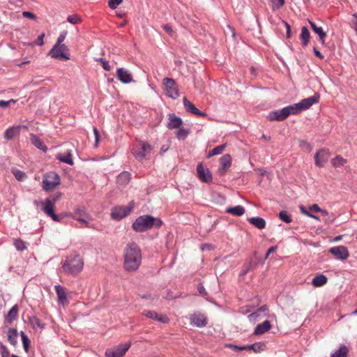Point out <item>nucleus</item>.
<instances>
[{"mask_svg":"<svg viewBox=\"0 0 357 357\" xmlns=\"http://www.w3.org/2000/svg\"><path fill=\"white\" fill-rule=\"evenodd\" d=\"M8 340L13 346H15L17 343L18 333L16 328H10L7 331Z\"/></svg>","mask_w":357,"mask_h":357,"instance_id":"30","label":"nucleus"},{"mask_svg":"<svg viewBox=\"0 0 357 357\" xmlns=\"http://www.w3.org/2000/svg\"><path fill=\"white\" fill-rule=\"evenodd\" d=\"M11 172L19 181H23L26 177V174L24 172L17 168H12Z\"/></svg>","mask_w":357,"mask_h":357,"instance_id":"42","label":"nucleus"},{"mask_svg":"<svg viewBox=\"0 0 357 357\" xmlns=\"http://www.w3.org/2000/svg\"><path fill=\"white\" fill-rule=\"evenodd\" d=\"M309 211L312 212L318 213L321 211V208L317 204H314L309 207Z\"/></svg>","mask_w":357,"mask_h":357,"instance_id":"63","label":"nucleus"},{"mask_svg":"<svg viewBox=\"0 0 357 357\" xmlns=\"http://www.w3.org/2000/svg\"><path fill=\"white\" fill-rule=\"evenodd\" d=\"M287 117L286 109L283 107L280 109L271 111L267 116V119L270 121H282Z\"/></svg>","mask_w":357,"mask_h":357,"instance_id":"13","label":"nucleus"},{"mask_svg":"<svg viewBox=\"0 0 357 357\" xmlns=\"http://www.w3.org/2000/svg\"><path fill=\"white\" fill-rule=\"evenodd\" d=\"M271 328L270 321L266 320L264 322L259 324L254 330V334L256 335H263L268 332Z\"/></svg>","mask_w":357,"mask_h":357,"instance_id":"19","label":"nucleus"},{"mask_svg":"<svg viewBox=\"0 0 357 357\" xmlns=\"http://www.w3.org/2000/svg\"><path fill=\"white\" fill-rule=\"evenodd\" d=\"M68 50L65 44L56 45L55 44L49 52V54L54 59L63 58L66 60H69L70 58L65 54V51Z\"/></svg>","mask_w":357,"mask_h":357,"instance_id":"11","label":"nucleus"},{"mask_svg":"<svg viewBox=\"0 0 357 357\" xmlns=\"http://www.w3.org/2000/svg\"><path fill=\"white\" fill-rule=\"evenodd\" d=\"M75 213L76 215H78V217L77 218V220L80 222L84 223L86 227H89V222L82 218V216L85 213V208L84 206H78L75 209Z\"/></svg>","mask_w":357,"mask_h":357,"instance_id":"35","label":"nucleus"},{"mask_svg":"<svg viewBox=\"0 0 357 357\" xmlns=\"http://www.w3.org/2000/svg\"><path fill=\"white\" fill-rule=\"evenodd\" d=\"M54 289L56 293L59 301L62 304L67 303V296L64 288L60 284H56L54 286Z\"/></svg>","mask_w":357,"mask_h":357,"instance_id":"24","label":"nucleus"},{"mask_svg":"<svg viewBox=\"0 0 357 357\" xmlns=\"http://www.w3.org/2000/svg\"><path fill=\"white\" fill-rule=\"evenodd\" d=\"M56 158L60 162H62L69 165H73L74 163L73 160V155L70 150H68L66 155H62L61 153L57 154L56 155Z\"/></svg>","mask_w":357,"mask_h":357,"instance_id":"23","label":"nucleus"},{"mask_svg":"<svg viewBox=\"0 0 357 357\" xmlns=\"http://www.w3.org/2000/svg\"><path fill=\"white\" fill-rule=\"evenodd\" d=\"M245 350H253L255 353H259L266 348V344L263 342H257L252 344L245 345Z\"/></svg>","mask_w":357,"mask_h":357,"instance_id":"29","label":"nucleus"},{"mask_svg":"<svg viewBox=\"0 0 357 357\" xmlns=\"http://www.w3.org/2000/svg\"><path fill=\"white\" fill-rule=\"evenodd\" d=\"M155 320L158 321L160 323H163V324L167 323L169 321V319L167 317L159 316L158 314V319H156Z\"/></svg>","mask_w":357,"mask_h":357,"instance_id":"64","label":"nucleus"},{"mask_svg":"<svg viewBox=\"0 0 357 357\" xmlns=\"http://www.w3.org/2000/svg\"><path fill=\"white\" fill-rule=\"evenodd\" d=\"M248 221L250 224L259 229H264L266 227V220L261 217H252L248 218Z\"/></svg>","mask_w":357,"mask_h":357,"instance_id":"22","label":"nucleus"},{"mask_svg":"<svg viewBox=\"0 0 357 357\" xmlns=\"http://www.w3.org/2000/svg\"><path fill=\"white\" fill-rule=\"evenodd\" d=\"M122 2L123 0H109L108 6L111 9H116Z\"/></svg>","mask_w":357,"mask_h":357,"instance_id":"50","label":"nucleus"},{"mask_svg":"<svg viewBox=\"0 0 357 357\" xmlns=\"http://www.w3.org/2000/svg\"><path fill=\"white\" fill-rule=\"evenodd\" d=\"M259 317L258 312H255L248 315V319L250 321H255L257 318Z\"/></svg>","mask_w":357,"mask_h":357,"instance_id":"62","label":"nucleus"},{"mask_svg":"<svg viewBox=\"0 0 357 357\" xmlns=\"http://www.w3.org/2000/svg\"><path fill=\"white\" fill-rule=\"evenodd\" d=\"M45 33H42L38 38L33 43V45L42 46L44 44L43 38L45 37Z\"/></svg>","mask_w":357,"mask_h":357,"instance_id":"56","label":"nucleus"},{"mask_svg":"<svg viewBox=\"0 0 357 357\" xmlns=\"http://www.w3.org/2000/svg\"><path fill=\"white\" fill-rule=\"evenodd\" d=\"M131 179V174L127 171L121 172L116 178V182L119 185L125 186L129 183Z\"/></svg>","mask_w":357,"mask_h":357,"instance_id":"21","label":"nucleus"},{"mask_svg":"<svg viewBox=\"0 0 357 357\" xmlns=\"http://www.w3.org/2000/svg\"><path fill=\"white\" fill-rule=\"evenodd\" d=\"M67 35V31H64L60 33L56 43V45H62L63 41L65 40Z\"/></svg>","mask_w":357,"mask_h":357,"instance_id":"57","label":"nucleus"},{"mask_svg":"<svg viewBox=\"0 0 357 357\" xmlns=\"http://www.w3.org/2000/svg\"><path fill=\"white\" fill-rule=\"evenodd\" d=\"M226 213L232 214L236 216H242L245 213V208L241 205H237L234 207L227 208L225 210Z\"/></svg>","mask_w":357,"mask_h":357,"instance_id":"26","label":"nucleus"},{"mask_svg":"<svg viewBox=\"0 0 357 357\" xmlns=\"http://www.w3.org/2000/svg\"><path fill=\"white\" fill-rule=\"evenodd\" d=\"M273 8H279L284 4V0H271Z\"/></svg>","mask_w":357,"mask_h":357,"instance_id":"54","label":"nucleus"},{"mask_svg":"<svg viewBox=\"0 0 357 357\" xmlns=\"http://www.w3.org/2000/svg\"><path fill=\"white\" fill-rule=\"evenodd\" d=\"M347 348L345 345H341L339 349L333 353L331 357H347Z\"/></svg>","mask_w":357,"mask_h":357,"instance_id":"41","label":"nucleus"},{"mask_svg":"<svg viewBox=\"0 0 357 357\" xmlns=\"http://www.w3.org/2000/svg\"><path fill=\"white\" fill-rule=\"evenodd\" d=\"M168 120L169 121L167 122V127L169 130L179 128L183 123V119L181 117L176 116L174 113L169 114Z\"/></svg>","mask_w":357,"mask_h":357,"instance_id":"17","label":"nucleus"},{"mask_svg":"<svg viewBox=\"0 0 357 357\" xmlns=\"http://www.w3.org/2000/svg\"><path fill=\"white\" fill-rule=\"evenodd\" d=\"M20 133V127L11 126L4 132V138L7 140L12 139L15 135Z\"/></svg>","mask_w":357,"mask_h":357,"instance_id":"31","label":"nucleus"},{"mask_svg":"<svg viewBox=\"0 0 357 357\" xmlns=\"http://www.w3.org/2000/svg\"><path fill=\"white\" fill-rule=\"evenodd\" d=\"M131 346L130 342L121 343L113 348L107 349L105 351V357H122Z\"/></svg>","mask_w":357,"mask_h":357,"instance_id":"8","label":"nucleus"},{"mask_svg":"<svg viewBox=\"0 0 357 357\" xmlns=\"http://www.w3.org/2000/svg\"><path fill=\"white\" fill-rule=\"evenodd\" d=\"M142 314L145 317L150 318L153 320H155L156 319H158V313L154 311L144 310Z\"/></svg>","mask_w":357,"mask_h":357,"instance_id":"48","label":"nucleus"},{"mask_svg":"<svg viewBox=\"0 0 357 357\" xmlns=\"http://www.w3.org/2000/svg\"><path fill=\"white\" fill-rule=\"evenodd\" d=\"M298 146L300 148L305 149L307 152H310L312 149L311 144L305 139H299Z\"/></svg>","mask_w":357,"mask_h":357,"instance_id":"45","label":"nucleus"},{"mask_svg":"<svg viewBox=\"0 0 357 357\" xmlns=\"http://www.w3.org/2000/svg\"><path fill=\"white\" fill-rule=\"evenodd\" d=\"M337 260L343 261L348 258L349 254L347 247L344 245H337L332 247L328 250Z\"/></svg>","mask_w":357,"mask_h":357,"instance_id":"10","label":"nucleus"},{"mask_svg":"<svg viewBox=\"0 0 357 357\" xmlns=\"http://www.w3.org/2000/svg\"><path fill=\"white\" fill-rule=\"evenodd\" d=\"M347 160L342 158L341 155H337L331 160V164L334 167H343L347 164Z\"/></svg>","mask_w":357,"mask_h":357,"instance_id":"38","label":"nucleus"},{"mask_svg":"<svg viewBox=\"0 0 357 357\" xmlns=\"http://www.w3.org/2000/svg\"><path fill=\"white\" fill-rule=\"evenodd\" d=\"M83 266V260L80 258L79 254L75 251L67 256L66 260L62 262L63 271L68 275H77L82 271Z\"/></svg>","mask_w":357,"mask_h":357,"instance_id":"2","label":"nucleus"},{"mask_svg":"<svg viewBox=\"0 0 357 357\" xmlns=\"http://www.w3.org/2000/svg\"><path fill=\"white\" fill-rule=\"evenodd\" d=\"M309 22L312 29L319 36L321 43L324 44L325 38L326 36V32L323 30L321 27L317 26L314 22L311 21H310Z\"/></svg>","mask_w":357,"mask_h":357,"instance_id":"25","label":"nucleus"},{"mask_svg":"<svg viewBox=\"0 0 357 357\" xmlns=\"http://www.w3.org/2000/svg\"><path fill=\"white\" fill-rule=\"evenodd\" d=\"M141 263L140 248L135 242L128 243L124 250V269L126 271H135L139 268Z\"/></svg>","mask_w":357,"mask_h":357,"instance_id":"1","label":"nucleus"},{"mask_svg":"<svg viewBox=\"0 0 357 357\" xmlns=\"http://www.w3.org/2000/svg\"><path fill=\"white\" fill-rule=\"evenodd\" d=\"M18 307L17 305H13L8 311L6 319L8 322H12L17 316Z\"/></svg>","mask_w":357,"mask_h":357,"instance_id":"36","label":"nucleus"},{"mask_svg":"<svg viewBox=\"0 0 357 357\" xmlns=\"http://www.w3.org/2000/svg\"><path fill=\"white\" fill-rule=\"evenodd\" d=\"M165 94L172 99H176L179 97V91H165Z\"/></svg>","mask_w":357,"mask_h":357,"instance_id":"49","label":"nucleus"},{"mask_svg":"<svg viewBox=\"0 0 357 357\" xmlns=\"http://www.w3.org/2000/svg\"><path fill=\"white\" fill-rule=\"evenodd\" d=\"M162 84L165 89H176L177 88L176 81L172 78H164L162 79Z\"/></svg>","mask_w":357,"mask_h":357,"instance_id":"37","label":"nucleus"},{"mask_svg":"<svg viewBox=\"0 0 357 357\" xmlns=\"http://www.w3.org/2000/svg\"><path fill=\"white\" fill-rule=\"evenodd\" d=\"M116 77L124 84H129L133 81L132 73L127 69L119 68L116 70Z\"/></svg>","mask_w":357,"mask_h":357,"instance_id":"16","label":"nucleus"},{"mask_svg":"<svg viewBox=\"0 0 357 357\" xmlns=\"http://www.w3.org/2000/svg\"><path fill=\"white\" fill-rule=\"evenodd\" d=\"M60 182V176L56 172H47L43 178V188L45 191L49 192L59 185Z\"/></svg>","mask_w":357,"mask_h":357,"instance_id":"6","label":"nucleus"},{"mask_svg":"<svg viewBox=\"0 0 357 357\" xmlns=\"http://www.w3.org/2000/svg\"><path fill=\"white\" fill-rule=\"evenodd\" d=\"M329 158V150L326 149H321L314 154V163L316 166L323 167L328 162Z\"/></svg>","mask_w":357,"mask_h":357,"instance_id":"9","label":"nucleus"},{"mask_svg":"<svg viewBox=\"0 0 357 357\" xmlns=\"http://www.w3.org/2000/svg\"><path fill=\"white\" fill-rule=\"evenodd\" d=\"M220 163L222 171L226 172L231 165V157L229 154H225L220 159Z\"/></svg>","mask_w":357,"mask_h":357,"instance_id":"28","label":"nucleus"},{"mask_svg":"<svg viewBox=\"0 0 357 357\" xmlns=\"http://www.w3.org/2000/svg\"><path fill=\"white\" fill-rule=\"evenodd\" d=\"M29 321L34 330H36V328H38L41 330L45 328V324L36 316L29 317Z\"/></svg>","mask_w":357,"mask_h":357,"instance_id":"34","label":"nucleus"},{"mask_svg":"<svg viewBox=\"0 0 357 357\" xmlns=\"http://www.w3.org/2000/svg\"><path fill=\"white\" fill-rule=\"evenodd\" d=\"M197 173L198 178L206 183H211L213 181L212 174L208 168H204L202 163H199L197 166Z\"/></svg>","mask_w":357,"mask_h":357,"instance_id":"12","label":"nucleus"},{"mask_svg":"<svg viewBox=\"0 0 357 357\" xmlns=\"http://www.w3.org/2000/svg\"><path fill=\"white\" fill-rule=\"evenodd\" d=\"M279 218L285 223L292 222L291 215L286 211H281L278 214Z\"/></svg>","mask_w":357,"mask_h":357,"instance_id":"43","label":"nucleus"},{"mask_svg":"<svg viewBox=\"0 0 357 357\" xmlns=\"http://www.w3.org/2000/svg\"><path fill=\"white\" fill-rule=\"evenodd\" d=\"M259 262V259H250V260L248 263L245 264L243 265V269L241 270V271L240 273V275L244 276L246 274H248L249 271L255 269L257 266Z\"/></svg>","mask_w":357,"mask_h":357,"instance_id":"20","label":"nucleus"},{"mask_svg":"<svg viewBox=\"0 0 357 357\" xmlns=\"http://www.w3.org/2000/svg\"><path fill=\"white\" fill-rule=\"evenodd\" d=\"M328 278L324 274H319L314 276L312 280V284L317 287H320L324 286L327 283Z\"/></svg>","mask_w":357,"mask_h":357,"instance_id":"27","label":"nucleus"},{"mask_svg":"<svg viewBox=\"0 0 357 357\" xmlns=\"http://www.w3.org/2000/svg\"><path fill=\"white\" fill-rule=\"evenodd\" d=\"M301 44L303 47H306L310 40V31L306 26H303L301 29V33L300 36Z\"/></svg>","mask_w":357,"mask_h":357,"instance_id":"32","label":"nucleus"},{"mask_svg":"<svg viewBox=\"0 0 357 357\" xmlns=\"http://www.w3.org/2000/svg\"><path fill=\"white\" fill-rule=\"evenodd\" d=\"M62 195V192H57L47 197L44 202H42L43 207L41 208V210L47 216L50 217L54 221L57 222H61L62 218L55 213V204L60 199Z\"/></svg>","mask_w":357,"mask_h":357,"instance_id":"4","label":"nucleus"},{"mask_svg":"<svg viewBox=\"0 0 357 357\" xmlns=\"http://www.w3.org/2000/svg\"><path fill=\"white\" fill-rule=\"evenodd\" d=\"M183 105L185 109V110L191 113L192 114H195V112H197V110L198 108L195 107L190 100H188L186 98H183Z\"/></svg>","mask_w":357,"mask_h":357,"instance_id":"39","label":"nucleus"},{"mask_svg":"<svg viewBox=\"0 0 357 357\" xmlns=\"http://www.w3.org/2000/svg\"><path fill=\"white\" fill-rule=\"evenodd\" d=\"M150 215H140L132 222V229L138 233L144 232L151 229Z\"/></svg>","mask_w":357,"mask_h":357,"instance_id":"7","label":"nucleus"},{"mask_svg":"<svg viewBox=\"0 0 357 357\" xmlns=\"http://www.w3.org/2000/svg\"><path fill=\"white\" fill-rule=\"evenodd\" d=\"M150 218L152 219L151 220V228H153V227H155L156 228H160L163 225L162 220L160 218H155L151 215Z\"/></svg>","mask_w":357,"mask_h":357,"instance_id":"47","label":"nucleus"},{"mask_svg":"<svg viewBox=\"0 0 357 357\" xmlns=\"http://www.w3.org/2000/svg\"><path fill=\"white\" fill-rule=\"evenodd\" d=\"M98 61L102 63V66L103 69L106 71H109L111 69V66L107 61L105 59L100 58Z\"/></svg>","mask_w":357,"mask_h":357,"instance_id":"53","label":"nucleus"},{"mask_svg":"<svg viewBox=\"0 0 357 357\" xmlns=\"http://www.w3.org/2000/svg\"><path fill=\"white\" fill-rule=\"evenodd\" d=\"M319 98L320 95L318 93H314L313 96L304 98L297 103L284 107L287 116L297 115L301 112L308 109L314 104L318 103Z\"/></svg>","mask_w":357,"mask_h":357,"instance_id":"3","label":"nucleus"},{"mask_svg":"<svg viewBox=\"0 0 357 357\" xmlns=\"http://www.w3.org/2000/svg\"><path fill=\"white\" fill-rule=\"evenodd\" d=\"M225 148H226V144H221V145L215 146V148H213L212 150H211L208 152L207 158H211L214 155L221 154L224 151Z\"/></svg>","mask_w":357,"mask_h":357,"instance_id":"40","label":"nucleus"},{"mask_svg":"<svg viewBox=\"0 0 357 357\" xmlns=\"http://www.w3.org/2000/svg\"><path fill=\"white\" fill-rule=\"evenodd\" d=\"M151 150V146L149 143H143L139 149L132 150V153L137 160L142 161L146 157V153Z\"/></svg>","mask_w":357,"mask_h":357,"instance_id":"15","label":"nucleus"},{"mask_svg":"<svg viewBox=\"0 0 357 357\" xmlns=\"http://www.w3.org/2000/svg\"><path fill=\"white\" fill-rule=\"evenodd\" d=\"M135 206L134 201L129 202L128 206H116L112 208L111 217L113 220L119 221L128 216Z\"/></svg>","mask_w":357,"mask_h":357,"instance_id":"5","label":"nucleus"},{"mask_svg":"<svg viewBox=\"0 0 357 357\" xmlns=\"http://www.w3.org/2000/svg\"><path fill=\"white\" fill-rule=\"evenodd\" d=\"M30 140L31 144L38 149L44 153L47 151V147L36 135L33 133L30 134Z\"/></svg>","mask_w":357,"mask_h":357,"instance_id":"18","label":"nucleus"},{"mask_svg":"<svg viewBox=\"0 0 357 357\" xmlns=\"http://www.w3.org/2000/svg\"><path fill=\"white\" fill-rule=\"evenodd\" d=\"M178 130L175 132L176 138L179 141L185 140L190 132V130L189 128H185L183 127H180L177 128Z\"/></svg>","mask_w":357,"mask_h":357,"instance_id":"33","label":"nucleus"},{"mask_svg":"<svg viewBox=\"0 0 357 357\" xmlns=\"http://www.w3.org/2000/svg\"><path fill=\"white\" fill-rule=\"evenodd\" d=\"M22 16L24 17L29 18V19H31L33 20H36L37 19L36 15L34 13H31L30 11H23L22 12Z\"/></svg>","mask_w":357,"mask_h":357,"instance_id":"55","label":"nucleus"},{"mask_svg":"<svg viewBox=\"0 0 357 357\" xmlns=\"http://www.w3.org/2000/svg\"><path fill=\"white\" fill-rule=\"evenodd\" d=\"M14 246L17 251L21 252L25 250L27 248L26 243L21 239L15 240Z\"/></svg>","mask_w":357,"mask_h":357,"instance_id":"44","label":"nucleus"},{"mask_svg":"<svg viewBox=\"0 0 357 357\" xmlns=\"http://www.w3.org/2000/svg\"><path fill=\"white\" fill-rule=\"evenodd\" d=\"M22 345H23V348H24V351L26 352H28L29 348L30 347V343H31L29 338L28 337H25L23 336V339L22 340Z\"/></svg>","mask_w":357,"mask_h":357,"instance_id":"52","label":"nucleus"},{"mask_svg":"<svg viewBox=\"0 0 357 357\" xmlns=\"http://www.w3.org/2000/svg\"><path fill=\"white\" fill-rule=\"evenodd\" d=\"M67 21L72 24H77L82 22V19L78 15L73 14L68 17Z\"/></svg>","mask_w":357,"mask_h":357,"instance_id":"46","label":"nucleus"},{"mask_svg":"<svg viewBox=\"0 0 357 357\" xmlns=\"http://www.w3.org/2000/svg\"><path fill=\"white\" fill-rule=\"evenodd\" d=\"M227 347L233 349V350L235 351H241L243 350H245V346H237L232 344H229Z\"/></svg>","mask_w":357,"mask_h":357,"instance_id":"59","label":"nucleus"},{"mask_svg":"<svg viewBox=\"0 0 357 357\" xmlns=\"http://www.w3.org/2000/svg\"><path fill=\"white\" fill-rule=\"evenodd\" d=\"M197 291H199V293L203 296L206 299H208L207 298V296H208V293L206 292L204 285L202 284V283H199L197 286Z\"/></svg>","mask_w":357,"mask_h":357,"instance_id":"51","label":"nucleus"},{"mask_svg":"<svg viewBox=\"0 0 357 357\" xmlns=\"http://www.w3.org/2000/svg\"><path fill=\"white\" fill-rule=\"evenodd\" d=\"M93 131L95 136L96 146H97L100 141L99 131L96 127L93 128Z\"/></svg>","mask_w":357,"mask_h":357,"instance_id":"60","label":"nucleus"},{"mask_svg":"<svg viewBox=\"0 0 357 357\" xmlns=\"http://www.w3.org/2000/svg\"><path fill=\"white\" fill-rule=\"evenodd\" d=\"M16 102V100H13V99H10L9 100H0V107L1 108H5L6 107H8L10 103H15Z\"/></svg>","mask_w":357,"mask_h":357,"instance_id":"58","label":"nucleus"},{"mask_svg":"<svg viewBox=\"0 0 357 357\" xmlns=\"http://www.w3.org/2000/svg\"><path fill=\"white\" fill-rule=\"evenodd\" d=\"M190 319V324L198 328L204 327L207 324L206 316L204 314L200 312L194 313L191 315Z\"/></svg>","mask_w":357,"mask_h":357,"instance_id":"14","label":"nucleus"},{"mask_svg":"<svg viewBox=\"0 0 357 357\" xmlns=\"http://www.w3.org/2000/svg\"><path fill=\"white\" fill-rule=\"evenodd\" d=\"M162 28L170 36H172L173 34V33H174L173 29L172 28V26L169 24H164L162 26Z\"/></svg>","mask_w":357,"mask_h":357,"instance_id":"61","label":"nucleus"}]
</instances>
